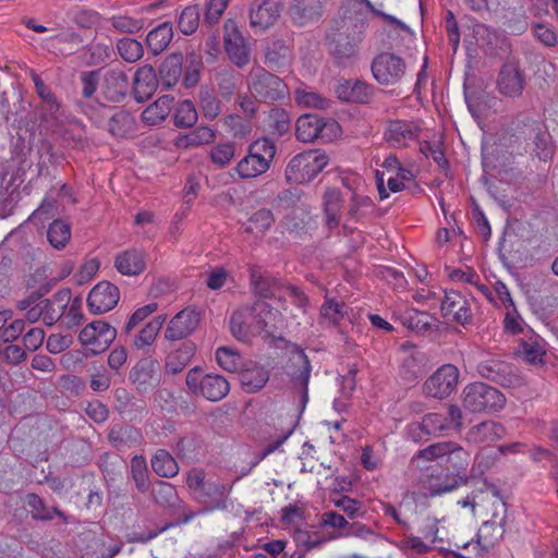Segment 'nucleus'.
<instances>
[{"label":"nucleus","mask_w":558,"mask_h":558,"mask_svg":"<svg viewBox=\"0 0 558 558\" xmlns=\"http://www.w3.org/2000/svg\"><path fill=\"white\" fill-rule=\"evenodd\" d=\"M450 451L446 453L447 462L452 472L444 476L436 475L434 472L424 483V489L429 496H437L452 492L466 481V468L470 463V454L458 444L451 442Z\"/></svg>","instance_id":"nucleus-1"},{"label":"nucleus","mask_w":558,"mask_h":558,"mask_svg":"<svg viewBox=\"0 0 558 558\" xmlns=\"http://www.w3.org/2000/svg\"><path fill=\"white\" fill-rule=\"evenodd\" d=\"M328 156L318 150L295 155L288 163L284 175L289 183L303 184L312 181L328 165Z\"/></svg>","instance_id":"nucleus-2"},{"label":"nucleus","mask_w":558,"mask_h":558,"mask_svg":"<svg viewBox=\"0 0 558 558\" xmlns=\"http://www.w3.org/2000/svg\"><path fill=\"white\" fill-rule=\"evenodd\" d=\"M341 134V126L333 119L319 118L315 114H303L295 123L296 138L303 143H311L317 138L331 142Z\"/></svg>","instance_id":"nucleus-3"},{"label":"nucleus","mask_w":558,"mask_h":558,"mask_svg":"<svg viewBox=\"0 0 558 558\" xmlns=\"http://www.w3.org/2000/svg\"><path fill=\"white\" fill-rule=\"evenodd\" d=\"M505 403L506 398L499 390L483 383L470 384L462 391L463 408L473 413L500 410Z\"/></svg>","instance_id":"nucleus-4"},{"label":"nucleus","mask_w":558,"mask_h":558,"mask_svg":"<svg viewBox=\"0 0 558 558\" xmlns=\"http://www.w3.org/2000/svg\"><path fill=\"white\" fill-rule=\"evenodd\" d=\"M186 386L193 395L202 396L213 402L223 399L230 390V385L222 375L204 374L198 368L189 371Z\"/></svg>","instance_id":"nucleus-5"},{"label":"nucleus","mask_w":558,"mask_h":558,"mask_svg":"<svg viewBox=\"0 0 558 558\" xmlns=\"http://www.w3.org/2000/svg\"><path fill=\"white\" fill-rule=\"evenodd\" d=\"M250 94L259 101H275L288 93L286 83L263 68L253 69L247 77Z\"/></svg>","instance_id":"nucleus-6"},{"label":"nucleus","mask_w":558,"mask_h":558,"mask_svg":"<svg viewBox=\"0 0 558 558\" xmlns=\"http://www.w3.org/2000/svg\"><path fill=\"white\" fill-rule=\"evenodd\" d=\"M374 78L385 86L400 83L407 73V64L402 58L390 52L378 54L372 63Z\"/></svg>","instance_id":"nucleus-7"},{"label":"nucleus","mask_w":558,"mask_h":558,"mask_svg":"<svg viewBox=\"0 0 558 558\" xmlns=\"http://www.w3.org/2000/svg\"><path fill=\"white\" fill-rule=\"evenodd\" d=\"M459 375V369L454 365H441L425 380L424 393L435 399L447 398L457 388Z\"/></svg>","instance_id":"nucleus-8"},{"label":"nucleus","mask_w":558,"mask_h":558,"mask_svg":"<svg viewBox=\"0 0 558 558\" xmlns=\"http://www.w3.org/2000/svg\"><path fill=\"white\" fill-rule=\"evenodd\" d=\"M492 506L494 508L492 519L484 521L477 532V544L485 550L495 546L505 534L506 505L502 500L495 498Z\"/></svg>","instance_id":"nucleus-9"},{"label":"nucleus","mask_w":558,"mask_h":558,"mask_svg":"<svg viewBox=\"0 0 558 558\" xmlns=\"http://www.w3.org/2000/svg\"><path fill=\"white\" fill-rule=\"evenodd\" d=\"M116 337V328L104 320H95L81 330L78 339L84 347H88L93 353L97 354L105 351Z\"/></svg>","instance_id":"nucleus-10"},{"label":"nucleus","mask_w":558,"mask_h":558,"mask_svg":"<svg viewBox=\"0 0 558 558\" xmlns=\"http://www.w3.org/2000/svg\"><path fill=\"white\" fill-rule=\"evenodd\" d=\"M420 133L421 126L417 122L393 120L387 123L384 138L391 147L402 148L416 141Z\"/></svg>","instance_id":"nucleus-11"},{"label":"nucleus","mask_w":558,"mask_h":558,"mask_svg":"<svg viewBox=\"0 0 558 558\" xmlns=\"http://www.w3.org/2000/svg\"><path fill=\"white\" fill-rule=\"evenodd\" d=\"M119 300L118 287L109 281H100L90 290L87 304L93 314H104L111 311Z\"/></svg>","instance_id":"nucleus-12"},{"label":"nucleus","mask_w":558,"mask_h":558,"mask_svg":"<svg viewBox=\"0 0 558 558\" xmlns=\"http://www.w3.org/2000/svg\"><path fill=\"white\" fill-rule=\"evenodd\" d=\"M282 10L281 0H256L251 9L250 21L255 33L264 32L275 24Z\"/></svg>","instance_id":"nucleus-13"},{"label":"nucleus","mask_w":558,"mask_h":558,"mask_svg":"<svg viewBox=\"0 0 558 558\" xmlns=\"http://www.w3.org/2000/svg\"><path fill=\"white\" fill-rule=\"evenodd\" d=\"M525 78L514 62H507L500 69L497 77V88L506 97L515 98L522 95Z\"/></svg>","instance_id":"nucleus-14"},{"label":"nucleus","mask_w":558,"mask_h":558,"mask_svg":"<svg viewBox=\"0 0 558 558\" xmlns=\"http://www.w3.org/2000/svg\"><path fill=\"white\" fill-rule=\"evenodd\" d=\"M422 428L430 435H436L450 427L461 428L462 426V411L452 404L448 409V417H444L439 413L426 414L422 420Z\"/></svg>","instance_id":"nucleus-15"},{"label":"nucleus","mask_w":558,"mask_h":558,"mask_svg":"<svg viewBox=\"0 0 558 558\" xmlns=\"http://www.w3.org/2000/svg\"><path fill=\"white\" fill-rule=\"evenodd\" d=\"M326 0H293L290 15L294 24L307 26L315 24L324 12Z\"/></svg>","instance_id":"nucleus-16"},{"label":"nucleus","mask_w":558,"mask_h":558,"mask_svg":"<svg viewBox=\"0 0 558 558\" xmlns=\"http://www.w3.org/2000/svg\"><path fill=\"white\" fill-rule=\"evenodd\" d=\"M198 315L191 308H184L179 312L169 322L165 337L168 340H181L191 335L198 325Z\"/></svg>","instance_id":"nucleus-17"},{"label":"nucleus","mask_w":558,"mask_h":558,"mask_svg":"<svg viewBox=\"0 0 558 558\" xmlns=\"http://www.w3.org/2000/svg\"><path fill=\"white\" fill-rule=\"evenodd\" d=\"M477 369L483 377L497 381L506 387H517L522 384V378L517 374H512L510 365L504 362H484L478 365Z\"/></svg>","instance_id":"nucleus-18"},{"label":"nucleus","mask_w":558,"mask_h":558,"mask_svg":"<svg viewBox=\"0 0 558 558\" xmlns=\"http://www.w3.org/2000/svg\"><path fill=\"white\" fill-rule=\"evenodd\" d=\"M253 312L256 318L258 335L263 332H265L266 336L274 335L282 325V315L280 312L275 310L272 305L266 301H257L253 305Z\"/></svg>","instance_id":"nucleus-19"},{"label":"nucleus","mask_w":558,"mask_h":558,"mask_svg":"<svg viewBox=\"0 0 558 558\" xmlns=\"http://www.w3.org/2000/svg\"><path fill=\"white\" fill-rule=\"evenodd\" d=\"M230 331L239 340L246 341L253 335H258L253 307H241L230 317Z\"/></svg>","instance_id":"nucleus-20"},{"label":"nucleus","mask_w":558,"mask_h":558,"mask_svg":"<svg viewBox=\"0 0 558 558\" xmlns=\"http://www.w3.org/2000/svg\"><path fill=\"white\" fill-rule=\"evenodd\" d=\"M441 312L445 317L452 318L461 325L471 320V308L464 296L457 291L447 292L442 303Z\"/></svg>","instance_id":"nucleus-21"},{"label":"nucleus","mask_w":558,"mask_h":558,"mask_svg":"<svg viewBox=\"0 0 558 558\" xmlns=\"http://www.w3.org/2000/svg\"><path fill=\"white\" fill-rule=\"evenodd\" d=\"M157 363L151 359L140 360L130 372V379L141 391H146L148 388L158 384L156 374Z\"/></svg>","instance_id":"nucleus-22"},{"label":"nucleus","mask_w":558,"mask_h":558,"mask_svg":"<svg viewBox=\"0 0 558 558\" xmlns=\"http://www.w3.org/2000/svg\"><path fill=\"white\" fill-rule=\"evenodd\" d=\"M129 89V82L125 73L118 70L109 71L105 74L101 84V94L112 102L121 101Z\"/></svg>","instance_id":"nucleus-23"},{"label":"nucleus","mask_w":558,"mask_h":558,"mask_svg":"<svg viewBox=\"0 0 558 558\" xmlns=\"http://www.w3.org/2000/svg\"><path fill=\"white\" fill-rule=\"evenodd\" d=\"M114 267L124 276H137L146 268L145 253L140 250H129L117 255Z\"/></svg>","instance_id":"nucleus-24"},{"label":"nucleus","mask_w":558,"mask_h":558,"mask_svg":"<svg viewBox=\"0 0 558 558\" xmlns=\"http://www.w3.org/2000/svg\"><path fill=\"white\" fill-rule=\"evenodd\" d=\"M288 374L296 386L304 392V398L307 396V384L311 376V365L307 356L303 351L296 350L292 353L289 365L287 366Z\"/></svg>","instance_id":"nucleus-25"},{"label":"nucleus","mask_w":558,"mask_h":558,"mask_svg":"<svg viewBox=\"0 0 558 558\" xmlns=\"http://www.w3.org/2000/svg\"><path fill=\"white\" fill-rule=\"evenodd\" d=\"M269 372L263 366L250 362L240 372L242 388L248 393L259 391L268 381Z\"/></svg>","instance_id":"nucleus-26"},{"label":"nucleus","mask_w":558,"mask_h":558,"mask_svg":"<svg viewBox=\"0 0 558 558\" xmlns=\"http://www.w3.org/2000/svg\"><path fill=\"white\" fill-rule=\"evenodd\" d=\"M325 222L329 229L337 228L341 221L342 195L340 190L328 187L323 194Z\"/></svg>","instance_id":"nucleus-27"},{"label":"nucleus","mask_w":558,"mask_h":558,"mask_svg":"<svg viewBox=\"0 0 558 558\" xmlns=\"http://www.w3.org/2000/svg\"><path fill=\"white\" fill-rule=\"evenodd\" d=\"M350 307L340 300L326 296L320 307V324L333 327L349 315Z\"/></svg>","instance_id":"nucleus-28"},{"label":"nucleus","mask_w":558,"mask_h":558,"mask_svg":"<svg viewBox=\"0 0 558 558\" xmlns=\"http://www.w3.org/2000/svg\"><path fill=\"white\" fill-rule=\"evenodd\" d=\"M403 354L400 372L401 375L408 380L416 379L422 373L423 368V354L417 351L412 344H403L401 347Z\"/></svg>","instance_id":"nucleus-29"},{"label":"nucleus","mask_w":558,"mask_h":558,"mask_svg":"<svg viewBox=\"0 0 558 558\" xmlns=\"http://www.w3.org/2000/svg\"><path fill=\"white\" fill-rule=\"evenodd\" d=\"M158 84L156 72L150 65L140 68L134 76V93L137 100L151 96Z\"/></svg>","instance_id":"nucleus-30"},{"label":"nucleus","mask_w":558,"mask_h":558,"mask_svg":"<svg viewBox=\"0 0 558 558\" xmlns=\"http://www.w3.org/2000/svg\"><path fill=\"white\" fill-rule=\"evenodd\" d=\"M504 434V426L493 421H486L471 428L466 439L473 444H484L495 441L501 438Z\"/></svg>","instance_id":"nucleus-31"},{"label":"nucleus","mask_w":558,"mask_h":558,"mask_svg":"<svg viewBox=\"0 0 558 558\" xmlns=\"http://www.w3.org/2000/svg\"><path fill=\"white\" fill-rule=\"evenodd\" d=\"M251 282L254 288V292L264 299H281L283 289L286 287L281 284L277 279L264 276L259 271L255 270L251 274Z\"/></svg>","instance_id":"nucleus-32"},{"label":"nucleus","mask_w":558,"mask_h":558,"mask_svg":"<svg viewBox=\"0 0 558 558\" xmlns=\"http://www.w3.org/2000/svg\"><path fill=\"white\" fill-rule=\"evenodd\" d=\"M216 138V133L208 126H198L189 134L179 136L174 141V145L179 149H187L208 145Z\"/></svg>","instance_id":"nucleus-33"},{"label":"nucleus","mask_w":558,"mask_h":558,"mask_svg":"<svg viewBox=\"0 0 558 558\" xmlns=\"http://www.w3.org/2000/svg\"><path fill=\"white\" fill-rule=\"evenodd\" d=\"M336 90L338 97L344 101L366 102L371 98V87L360 81H345Z\"/></svg>","instance_id":"nucleus-34"},{"label":"nucleus","mask_w":558,"mask_h":558,"mask_svg":"<svg viewBox=\"0 0 558 558\" xmlns=\"http://www.w3.org/2000/svg\"><path fill=\"white\" fill-rule=\"evenodd\" d=\"M517 354L530 365L541 366L544 363L545 348L537 338H530L520 341Z\"/></svg>","instance_id":"nucleus-35"},{"label":"nucleus","mask_w":558,"mask_h":558,"mask_svg":"<svg viewBox=\"0 0 558 558\" xmlns=\"http://www.w3.org/2000/svg\"><path fill=\"white\" fill-rule=\"evenodd\" d=\"M173 97L167 95L150 104L142 113L143 120L150 125L162 122L172 109Z\"/></svg>","instance_id":"nucleus-36"},{"label":"nucleus","mask_w":558,"mask_h":558,"mask_svg":"<svg viewBox=\"0 0 558 558\" xmlns=\"http://www.w3.org/2000/svg\"><path fill=\"white\" fill-rule=\"evenodd\" d=\"M355 37H332L329 43L331 52L340 64H345L356 56Z\"/></svg>","instance_id":"nucleus-37"},{"label":"nucleus","mask_w":558,"mask_h":558,"mask_svg":"<svg viewBox=\"0 0 558 558\" xmlns=\"http://www.w3.org/2000/svg\"><path fill=\"white\" fill-rule=\"evenodd\" d=\"M225 48L233 63L239 66L247 63L251 46L245 37H225Z\"/></svg>","instance_id":"nucleus-38"},{"label":"nucleus","mask_w":558,"mask_h":558,"mask_svg":"<svg viewBox=\"0 0 558 558\" xmlns=\"http://www.w3.org/2000/svg\"><path fill=\"white\" fill-rule=\"evenodd\" d=\"M165 322H166L165 316H156L150 322H148L141 329L138 335L134 338V341H133L134 347L136 349H144V348L150 347L155 342Z\"/></svg>","instance_id":"nucleus-39"},{"label":"nucleus","mask_w":558,"mask_h":558,"mask_svg":"<svg viewBox=\"0 0 558 558\" xmlns=\"http://www.w3.org/2000/svg\"><path fill=\"white\" fill-rule=\"evenodd\" d=\"M154 472L161 477H173L179 473L175 459L166 450H158L151 459Z\"/></svg>","instance_id":"nucleus-40"},{"label":"nucleus","mask_w":558,"mask_h":558,"mask_svg":"<svg viewBox=\"0 0 558 558\" xmlns=\"http://www.w3.org/2000/svg\"><path fill=\"white\" fill-rule=\"evenodd\" d=\"M269 168L263 162V158H257L248 153L238 162L235 170L240 178L253 179L265 173Z\"/></svg>","instance_id":"nucleus-41"},{"label":"nucleus","mask_w":558,"mask_h":558,"mask_svg":"<svg viewBox=\"0 0 558 558\" xmlns=\"http://www.w3.org/2000/svg\"><path fill=\"white\" fill-rule=\"evenodd\" d=\"M294 98L296 104L303 108L327 109L330 102L329 99L304 85L295 89Z\"/></svg>","instance_id":"nucleus-42"},{"label":"nucleus","mask_w":558,"mask_h":558,"mask_svg":"<svg viewBox=\"0 0 558 558\" xmlns=\"http://www.w3.org/2000/svg\"><path fill=\"white\" fill-rule=\"evenodd\" d=\"M451 441L433 444L425 449L417 452L412 459V464L416 468L423 469L424 462L438 460L446 457V453L450 451Z\"/></svg>","instance_id":"nucleus-43"},{"label":"nucleus","mask_w":558,"mask_h":558,"mask_svg":"<svg viewBox=\"0 0 558 558\" xmlns=\"http://www.w3.org/2000/svg\"><path fill=\"white\" fill-rule=\"evenodd\" d=\"M275 222L271 210L262 208L255 211L245 223V231L255 235H263Z\"/></svg>","instance_id":"nucleus-44"},{"label":"nucleus","mask_w":558,"mask_h":558,"mask_svg":"<svg viewBox=\"0 0 558 558\" xmlns=\"http://www.w3.org/2000/svg\"><path fill=\"white\" fill-rule=\"evenodd\" d=\"M478 289L492 303L505 311L514 306L509 289L500 281L496 282L494 290L484 286H480Z\"/></svg>","instance_id":"nucleus-45"},{"label":"nucleus","mask_w":558,"mask_h":558,"mask_svg":"<svg viewBox=\"0 0 558 558\" xmlns=\"http://www.w3.org/2000/svg\"><path fill=\"white\" fill-rule=\"evenodd\" d=\"M181 75V63L178 58L167 59L159 70V84L165 88H170L177 84Z\"/></svg>","instance_id":"nucleus-46"},{"label":"nucleus","mask_w":558,"mask_h":558,"mask_svg":"<svg viewBox=\"0 0 558 558\" xmlns=\"http://www.w3.org/2000/svg\"><path fill=\"white\" fill-rule=\"evenodd\" d=\"M134 118L125 111H118L109 121V131L118 137L129 135L134 131Z\"/></svg>","instance_id":"nucleus-47"},{"label":"nucleus","mask_w":558,"mask_h":558,"mask_svg":"<svg viewBox=\"0 0 558 558\" xmlns=\"http://www.w3.org/2000/svg\"><path fill=\"white\" fill-rule=\"evenodd\" d=\"M216 360L220 367L230 373L239 371L243 365V360L240 353L228 347L217 349Z\"/></svg>","instance_id":"nucleus-48"},{"label":"nucleus","mask_w":558,"mask_h":558,"mask_svg":"<svg viewBox=\"0 0 558 558\" xmlns=\"http://www.w3.org/2000/svg\"><path fill=\"white\" fill-rule=\"evenodd\" d=\"M47 236L54 248H63L71 238L70 227L61 220H56L49 226Z\"/></svg>","instance_id":"nucleus-49"},{"label":"nucleus","mask_w":558,"mask_h":558,"mask_svg":"<svg viewBox=\"0 0 558 558\" xmlns=\"http://www.w3.org/2000/svg\"><path fill=\"white\" fill-rule=\"evenodd\" d=\"M197 111L190 100L181 101L174 111V123L179 128H191L197 122Z\"/></svg>","instance_id":"nucleus-50"},{"label":"nucleus","mask_w":558,"mask_h":558,"mask_svg":"<svg viewBox=\"0 0 558 558\" xmlns=\"http://www.w3.org/2000/svg\"><path fill=\"white\" fill-rule=\"evenodd\" d=\"M201 10L198 5L186 7L179 17V28L183 35H192L199 25Z\"/></svg>","instance_id":"nucleus-51"},{"label":"nucleus","mask_w":558,"mask_h":558,"mask_svg":"<svg viewBox=\"0 0 558 558\" xmlns=\"http://www.w3.org/2000/svg\"><path fill=\"white\" fill-rule=\"evenodd\" d=\"M120 56L128 62H135L143 56V46L134 37H121L117 44Z\"/></svg>","instance_id":"nucleus-52"},{"label":"nucleus","mask_w":558,"mask_h":558,"mask_svg":"<svg viewBox=\"0 0 558 558\" xmlns=\"http://www.w3.org/2000/svg\"><path fill=\"white\" fill-rule=\"evenodd\" d=\"M192 350L184 345L171 352L166 360V369L168 373L177 374L181 372L190 362Z\"/></svg>","instance_id":"nucleus-53"},{"label":"nucleus","mask_w":558,"mask_h":558,"mask_svg":"<svg viewBox=\"0 0 558 558\" xmlns=\"http://www.w3.org/2000/svg\"><path fill=\"white\" fill-rule=\"evenodd\" d=\"M155 500L167 507H175L179 498L175 487L168 482H158L153 489Z\"/></svg>","instance_id":"nucleus-54"},{"label":"nucleus","mask_w":558,"mask_h":558,"mask_svg":"<svg viewBox=\"0 0 558 558\" xmlns=\"http://www.w3.org/2000/svg\"><path fill=\"white\" fill-rule=\"evenodd\" d=\"M235 156V147L232 143H219L211 148L209 157L218 168L227 167Z\"/></svg>","instance_id":"nucleus-55"},{"label":"nucleus","mask_w":558,"mask_h":558,"mask_svg":"<svg viewBox=\"0 0 558 558\" xmlns=\"http://www.w3.org/2000/svg\"><path fill=\"white\" fill-rule=\"evenodd\" d=\"M132 477L136 484V487L146 492L149 486L148 472L146 460L142 456H135L131 461Z\"/></svg>","instance_id":"nucleus-56"},{"label":"nucleus","mask_w":558,"mask_h":558,"mask_svg":"<svg viewBox=\"0 0 558 558\" xmlns=\"http://www.w3.org/2000/svg\"><path fill=\"white\" fill-rule=\"evenodd\" d=\"M41 319L46 326L54 325L63 315L64 305L54 300L45 299L40 301Z\"/></svg>","instance_id":"nucleus-57"},{"label":"nucleus","mask_w":558,"mask_h":558,"mask_svg":"<svg viewBox=\"0 0 558 558\" xmlns=\"http://www.w3.org/2000/svg\"><path fill=\"white\" fill-rule=\"evenodd\" d=\"M248 153L257 158H263V162L270 167L276 155V146L270 140L264 137L255 141L250 146Z\"/></svg>","instance_id":"nucleus-58"},{"label":"nucleus","mask_w":558,"mask_h":558,"mask_svg":"<svg viewBox=\"0 0 558 558\" xmlns=\"http://www.w3.org/2000/svg\"><path fill=\"white\" fill-rule=\"evenodd\" d=\"M112 26L116 32L134 34L144 29V22L128 16H114L112 17Z\"/></svg>","instance_id":"nucleus-59"},{"label":"nucleus","mask_w":558,"mask_h":558,"mask_svg":"<svg viewBox=\"0 0 558 558\" xmlns=\"http://www.w3.org/2000/svg\"><path fill=\"white\" fill-rule=\"evenodd\" d=\"M157 303L153 302L146 304L144 306L138 307L129 318L125 324V332L132 331L135 327H137L144 319H146L149 315L157 311Z\"/></svg>","instance_id":"nucleus-60"},{"label":"nucleus","mask_w":558,"mask_h":558,"mask_svg":"<svg viewBox=\"0 0 558 558\" xmlns=\"http://www.w3.org/2000/svg\"><path fill=\"white\" fill-rule=\"evenodd\" d=\"M270 126L278 135L286 134L290 129V117L282 109H272L269 114Z\"/></svg>","instance_id":"nucleus-61"},{"label":"nucleus","mask_w":558,"mask_h":558,"mask_svg":"<svg viewBox=\"0 0 558 558\" xmlns=\"http://www.w3.org/2000/svg\"><path fill=\"white\" fill-rule=\"evenodd\" d=\"M535 155L544 161L551 159L554 149L550 142V136L547 133H538L534 140Z\"/></svg>","instance_id":"nucleus-62"},{"label":"nucleus","mask_w":558,"mask_h":558,"mask_svg":"<svg viewBox=\"0 0 558 558\" xmlns=\"http://www.w3.org/2000/svg\"><path fill=\"white\" fill-rule=\"evenodd\" d=\"M99 269V262L97 258H89L85 260L78 271L75 274V279L78 284H84L90 281Z\"/></svg>","instance_id":"nucleus-63"},{"label":"nucleus","mask_w":558,"mask_h":558,"mask_svg":"<svg viewBox=\"0 0 558 558\" xmlns=\"http://www.w3.org/2000/svg\"><path fill=\"white\" fill-rule=\"evenodd\" d=\"M290 57V49L281 40H275L272 47L267 48L266 59L269 63L280 64Z\"/></svg>","instance_id":"nucleus-64"}]
</instances>
